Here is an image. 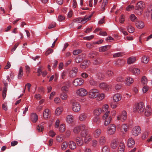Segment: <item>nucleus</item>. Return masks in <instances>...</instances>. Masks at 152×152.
Instances as JSON below:
<instances>
[{
	"mask_svg": "<svg viewBox=\"0 0 152 152\" xmlns=\"http://www.w3.org/2000/svg\"><path fill=\"white\" fill-rule=\"evenodd\" d=\"M80 135L82 137L84 138V142L86 144H88L91 140V136L86 130L81 131Z\"/></svg>",
	"mask_w": 152,
	"mask_h": 152,
	"instance_id": "1",
	"label": "nucleus"
},
{
	"mask_svg": "<svg viewBox=\"0 0 152 152\" xmlns=\"http://www.w3.org/2000/svg\"><path fill=\"white\" fill-rule=\"evenodd\" d=\"M144 103L142 102H140L135 105L134 111L135 112H137L139 113H141L144 111Z\"/></svg>",
	"mask_w": 152,
	"mask_h": 152,
	"instance_id": "2",
	"label": "nucleus"
},
{
	"mask_svg": "<svg viewBox=\"0 0 152 152\" xmlns=\"http://www.w3.org/2000/svg\"><path fill=\"white\" fill-rule=\"evenodd\" d=\"M145 6L144 2L142 1H139L137 3L136 12L137 15H140L142 14V11L145 8Z\"/></svg>",
	"mask_w": 152,
	"mask_h": 152,
	"instance_id": "3",
	"label": "nucleus"
},
{
	"mask_svg": "<svg viewBox=\"0 0 152 152\" xmlns=\"http://www.w3.org/2000/svg\"><path fill=\"white\" fill-rule=\"evenodd\" d=\"M99 91L96 88L92 89L90 90L88 92V97L91 99H94L97 96Z\"/></svg>",
	"mask_w": 152,
	"mask_h": 152,
	"instance_id": "4",
	"label": "nucleus"
},
{
	"mask_svg": "<svg viewBox=\"0 0 152 152\" xmlns=\"http://www.w3.org/2000/svg\"><path fill=\"white\" fill-rule=\"evenodd\" d=\"M76 93L77 95L80 96H84L88 94V91L84 88H80L76 90Z\"/></svg>",
	"mask_w": 152,
	"mask_h": 152,
	"instance_id": "5",
	"label": "nucleus"
},
{
	"mask_svg": "<svg viewBox=\"0 0 152 152\" xmlns=\"http://www.w3.org/2000/svg\"><path fill=\"white\" fill-rule=\"evenodd\" d=\"M91 18V16H89L88 17L87 16H86L83 18H79L75 19L74 20V22L77 23L82 22L83 23H86L88 20L90 19Z\"/></svg>",
	"mask_w": 152,
	"mask_h": 152,
	"instance_id": "6",
	"label": "nucleus"
},
{
	"mask_svg": "<svg viewBox=\"0 0 152 152\" xmlns=\"http://www.w3.org/2000/svg\"><path fill=\"white\" fill-rule=\"evenodd\" d=\"M86 128V126L82 124L75 127L73 129V131L74 133L77 134L80 132V131H82L83 130H85V129Z\"/></svg>",
	"mask_w": 152,
	"mask_h": 152,
	"instance_id": "7",
	"label": "nucleus"
},
{
	"mask_svg": "<svg viewBox=\"0 0 152 152\" xmlns=\"http://www.w3.org/2000/svg\"><path fill=\"white\" fill-rule=\"evenodd\" d=\"M116 131V126L115 125L113 124H110L108 127L107 132L109 135H111L113 134Z\"/></svg>",
	"mask_w": 152,
	"mask_h": 152,
	"instance_id": "8",
	"label": "nucleus"
},
{
	"mask_svg": "<svg viewBox=\"0 0 152 152\" xmlns=\"http://www.w3.org/2000/svg\"><path fill=\"white\" fill-rule=\"evenodd\" d=\"M141 132V129L140 126H137L134 127L132 129L131 133L134 136H137Z\"/></svg>",
	"mask_w": 152,
	"mask_h": 152,
	"instance_id": "9",
	"label": "nucleus"
},
{
	"mask_svg": "<svg viewBox=\"0 0 152 152\" xmlns=\"http://www.w3.org/2000/svg\"><path fill=\"white\" fill-rule=\"evenodd\" d=\"M80 105L79 103L74 102L72 104V108L73 111L75 112H78L80 110Z\"/></svg>",
	"mask_w": 152,
	"mask_h": 152,
	"instance_id": "10",
	"label": "nucleus"
},
{
	"mask_svg": "<svg viewBox=\"0 0 152 152\" xmlns=\"http://www.w3.org/2000/svg\"><path fill=\"white\" fill-rule=\"evenodd\" d=\"M127 114L125 111H123L120 115H118L117 117V120L118 121H123L126 120L127 118Z\"/></svg>",
	"mask_w": 152,
	"mask_h": 152,
	"instance_id": "11",
	"label": "nucleus"
},
{
	"mask_svg": "<svg viewBox=\"0 0 152 152\" xmlns=\"http://www.w3.org/2000/svg\"><path fill=\"white\" fill-rule=\"evenodd\" d=\"M84 82V80L81 78L75 79L73 82L74 85L75 86L82 85Z\"/></svg>",
	"mask_w": 152,
	"mask_h": 152,
	"instance_id": "12",
	"label": "nucleus"
},
{
	"mask_svg": "<svg viewBox=\"0 0 152 152\" xmlns=\"http://www.w3.org/2000/svg\"><path fill=\"white\" fill-rule=\"evenodd\" d=\"M119 144L117 139H113L111 142L110 147L113 149H116L118 147Z\"/></svg>",
	"mask_w": 152,
	"mask_h": 152,
	"instance_id": "13",
	"label": "nucleus"
},
{
	"mask_svg": "<svg viewBox=\"0 0 152 152\" xmlns=\"http://www.w3.org/2000/svg\"><path fill=\"white\" fill-rule=\"evenodd\" d=\"M99 86L101 88L107 91H109L110 89V86L108 84L104 83H100Z\"/></svg>",
	"mask_w": 152,
	"mask_h": 152,
	"instance_id": "14",
	"label": "nucleus"
},
{
	"mask_svg": "<svg viewBox=\"0 0 152 152\" xmlns=\"http://www.w3.org/2000/svg\"><path fill=\"white\" fill-rule=\"evenodd\" d=\"M78 71V69L77 68H73L70 72L69 77L72 78L75 77L76 76Z\"/></svg>",
	"mask_w": 152,
	"mask_h": 152,
	"instance_id": "15",
	"label": "nucleus"
},
{
	"mask_svg": "<svg viewBox=\"0 0 152 152\" xmlns=\"http://www.w3.org/2000/svg\"><path fill=\"white\" fill-rule=\"evenodd\" d=\"M75 141L78 146H82L83 144V139L80 136H77L76 137Z\"/></svg>",
	"mask_w": 152,
	"mask_h": 152,
	"instance_id": "16",
	"label": "nucleus"
},
{
	"mask_svg": "<svg viewBox=\"0 0 152 152\" xmlns=\"http://www.w3.org/2000/svg\"><path fill=\"white\" fill-rule=\"evenodd\" d=\"M151 114V109L149 105L146 106L145 112V114L146 116H148Z\"/></svg>",
	"mask_w": 152,
	"mask_h": 152,
	"instance_id": "17",
	"label": "nucleus"
},
{
	"mask_svg": "<svg viewBox=\"0 0 152 152\" xmlns=\"http://www.w3.org/2000/svg\"><path fill=\"white\" fill-rule=\"evenodd\" d=\"M122 96L119 94H115L113 97V99L115 102H117L120 100L121 99Z\"/></svg>",
	"mask_w": 152,
	"mask_h": 152,
	"instance_id": "18",
	"label": "nucleus"
},
{
	"mask_svg": "<svg viewBox=\"0 0 152 152\" xmlns=\"http://www.w3.org/2000/svg\"><path fill=\"white\" fill-rule=\"evenodd\" d=\"M111 47V45H107L103 46L101 47L99 49V51L101 52H103L105 51L110 49Z\"/></svg>",
	"mask_w": 152,
	"mask_h": 152,
	"instance_id": "19",
	"label": "nucleus"
},
{
	"mask_svg": "<svg viewBox=\"0 0 152 152\" xmlns=\"http://www.w3.org/2000/svg\"><path fill=\"white\" fill-rule=\"evenodd\" d=\"M136 26L139 29H141L143 28L145 26L144 23L141 21H137L135 23Z\"/></svg>",
	"mask_w": 152,
	"mask_h": 152,
	"instance_id": "20",
	"label": "nucleus"
},
{
	"mask_svg": "<svg viewBox=\"0 0 152 152\" xmlns=\"http://www.w3.org/2000/svg\"><path fill=\"white\" fill-rule=\"evenodd\" d=\"M135 144V141L132 138H130L128 140L127 145L128 147L131 148Z\"/></svg>",
	"mask_w": 152,
	"mask_h": 152,
	"instance_id": "21",
	"label": "nucleus"
},
{
	"mask_svg": "<svg viewBox=\"0 0 152 152\" xmlns=\"http://www.w3.org/2000/svg\"><path fill=\"white\" fill-rule=\"evenodd\" d=\"M5 87L3 88V90L2 92V96L4 99H5L6 96V92L7 90V83H4Z\"/></svg>",
	"mask_w": 152,
	"mask_h": 152,
	"instance_id": "22",
	"label": "nucleus"
},
{
	"mask_svg": "<svg viewBox=\"0 0 152 152\" xmlns=\"http://www.w3.org/2000/svg\"><path fill=\"white\" fill-rule=\"evenodd\" d=\"M118 147L117 149L118 152H124L125 146L123 142H120Z\"/></svg>",
	"mask_w": 152,
	"mask_h": 152,
	"instance_id": "23",
	"label": "nucleus"
},
{
	"mask_svg": "<svg viewBox=\"0 0 152 152\" xmlns=\"http://www.w3.org/2000/svg\"><path fill=\"white\" fill-rule=\"evenodd\" d=\"M68 146L69 148L71 150H74L76 147L75 143L73 141H71L69 142Z\"/></svg>",
	"mask_w": 152,
	"mask_h": 152,
	"instance_id": "24",
	"label": "nucleus"
},
{
	"mask_svg": "<svg viewBox=\"0 0 152 152\" xmlns=\"http://www.w3.org/2000/svg\"><path fill=\"white\" fill-rule=\"evenodd\" d=\"M133 81L134 80L132 78L128 77L126 79L125 83L126 85L129 86L132 84Z\"/></svg>",
	"mask_w": 152,
	"mask_h": 152,
	"instance_id": "25",
	"label": "nucleus"
},
{
	"mask_svg": "<svg viewBox=\"0 0 152 152\" xmlns=\"http://www.w3.org/2000/svg\"><path fill=\"white\" fill-rule=\"evenodd\" d=\"M88 115L85 113L81 114L79 116V119L80 121H84L86 120L87 118Z\"/></svg>",
	"mask_w": 152,
	"mask_h": 152,
	"instance_id": "26",
	"label": "nucleus"
},
{
	"mask_svg": "<svg viewBox=\"0 0 152 152\" xmlns=\"http://www.w3.org/2000/svg\"><path fill=\"white\" fill-rule=\"evenodd\" d=\"M101 133V130L100 129H97L95 130L93 133V135L94 137L98 138Z\"/></svg>",
	"mask_w": 152,
	"mask_h": 152,
	"instance_id": "27",
	"label": "nucleus"
},
{
	"mask_svg": "<svg viewBox=\"0 0 152 152\" xmlns=\"http://www.w3.org/2000/svg\"><path fill=\"white\" fill-rule=\"evenodd\" d=\"M102 110L100 108H98L94 110L93 112V114L94 116H99L101 114Z\"/></svg>",
	"mask_w": 152,
	"mask_h": 152,
	"instance_id": "28",
	"label": "nucleus"
},
{
	"mask_svg": "<svg viewBox=\"0 0 152 152\" xmlns=\"http://www.w3.org/2000/svg\"><path fill=\"white\" fill-rule=\"evenodd\" d=\"M90 61L88 60L84 61L81 64V68L83 69H85L88 67Z\"/></svg>",
	"mask_w": 152,
	"mask_h": 152,
	"instance_id": "29",
	"label": "nucleus"
},
{
	"mask_svg": "<svg viewBox=\"0 0 152 152\" xmlns=\"http://www.w3.org/2000/svg\"><path fill=\"white\" fill-rule=\"evenodd\" d=\"M31 119L33 122H36L38 119L37 115L35 113H32L31 115Z\"/></svg>",
	"mask_w": 152,
	"mask_h": 152,
	"instance_id": "30",
	"label": "nucleus"
},
{
	"mask_svg": "<svg viewBox=\"0 0 152 152\" xmlns=\"http://www.w3.org/2000/svg\"><path fill=\"white\" fill-rule=\"evenodd\" d=\"M66 121L68 123L72 124L74 121L73 116L71 115H68L66 117Z\"/></svg>",
	"mask_w": 152,
	"mask_h": 152,
	"instance_id": "31",
	"label": "nucleus"
},
{
	"mask_svg": "<svg viewBox=\"0 0 152 152\" xmlns=\"http://www.w3.org/2000/svg\"><path fill=\"white\" fill-rule=\"evenodd\" d=\"M101 121V119L99 116H94L92 119V122L94 123H99Z\"/></svg>",
	"mask_w": 152,
	"mask_h": 152,
	"instance_id": "32",
	"label": "nucleus"
},
{
	"mask_svg": "<svg viewBox=\"0 0 152 152\" xmlns=\"http://www.w3.org/2000/svg\"><path fill=\"white\" fill-rule=\"evenodd\" d=\"M50 112L49 110L48 109H46L43 113L44 117L46 119L48 118L50 116Z\"/></svg>",
	"mask_w": 152,
	"mask_h": 152,
	"instance_id": "33",
	"label": "nucleus"
},
{
	"mask_svg": "<svg viewBox=\"0 0 152 152\" xmlns=\"http://www.w3.org/2000/svg\"><path fill=\"white\" fill-rule=\"evenodd\" d=\"M136 60V58L132 56L129 57L127 59V63L131 64L133 63Z\"/></svg>",
	"mask_w": 152,
	"mask_h": 152,
	"instance_id": "34",
	"label": "nucleus"
},
{
	"mask_svg": "<svg viewBox=\"0 0 152 152\" xmlns=\"http://www.w3.org/2000/svg\"><path fill=\"white\" fill-rule=\"evenodd\" d=\"M128 129V127L126 124H124L122 125L121 127V130L123 133H124L126 132L127 131Z\"/></svg>",
	"mask_w": 152,
	"mask_h": 152,
	"instance_id": "35",
	"label": "nucleus"
},
{
	"mask_svg": "<svg viewBox=\"0 0 152 152\" xmlns=\"http://www.w3.org/2000/svg\"><path fill=\"white\" fill-rule=\"evenodd\" d=\"M23 68L21 66L19 68V69L18 73V79H20L23 76Z\"/></svg>",
	"mask_w": 152,
	"mask_h": 152,
	"instance_id": "36",
	"label": "nucleus"
},
{
	"mask_svg": "<svg viewBox=\"0 0 152 152\" xmlns=\"http://www.w3.org/2000/svg\"><path fill=\"white\" fill-rule=\"evenodd\" d=\"M106 142L105 138L104 136L100 137L99 140V143L100 145H104Z\"/></svg>",
	"mask_w": 152,
	"mask_h": 152,
	"instance_id": "37",
	"label": "nucleus"
},
{
	"mask_svg": "<svg viewBox=\"0 0 152 152\" xmlns=\"http://www.w3.org/2000/svg\"><path fill=\"white\" fill-rule=\"evenodd\" d=\"M131 71L135 75H138L140 73V69L137 68L133 69Z\"/></svg>",
	"mask_w": 152,
	"mask_h": 152,
	"instance_id": "38",
	"label": "nucleus"
},
{
	"mask_svg": "<svg viewBox=\"0 0 152 152\" xmlns=\"http://www.w3.org/2000/svg\"><path fill=\"white\" fill-rule=\"evenodd\" d=\"M112 119L111 116H110L108 118L105 119V121L104 122V125L105 126L108 125L110 123V121Z\"/></svg>",
	"mask_w": 152,
	"mask_h": 152,
	"instance_id": "39",
	"label": "nucleus"
},
{
	"mask_svg": "<svg viewBox=\"0 0 152 152\" xmlns=\"http://www.w3.org/2000/svg\"><path fill=\"white\" fill-rule=\"evenodd\" d=\"M25 68L26 73L27 76H28V74L31 72V68L30 66L27 64L25 66Z\"/></svg>",
	"mask_w": 152,
	"mask_h": 152,
	"instance_id": "40",
	"label": "nucleus"
},
{
	"mask_svg": "<svg viewBox=\"0 0 152 152\" xmlns=\"http://www.w3.org/2000/svg\"><path fill=\"white\" fill-rule=\"evenodd\" d=\"M64 137L62 135H58L56 137V140L58 142H61L63 140Z\"/></svg>",
	"mask_w": 152,
	"mask_h": 152,
	"instance_id": "41",
	"label": "nucleus"
},
{
	"mask_svg": "<svg viewBox=\"0 0 152 152\" xmlns=\"http://www.w3.org/2000/svg\"><path fill=\"white\" fill-rule=\"evenodd\" d=\"M60 97L63 100H66L68 97L67 94L65 93H62L60 95Z\"/></svg>",
	"mask_w": 152,
	"mask_h": 152,
	"instance_id": "42",
	"label": "nucleus"
},
{
	"mask_svg": "<svg viewBox=\"0 0 152 152\" xmlns=\"http://www.w3.org/2000/svg\"><path fill=\"white\" fill-rule=\"evenodd\" d=\"M105 75L108 77L112 76L113 75V72L111 70H107L105 72Z\"/></svg>",
	"mask_w": 152,
	"mask_h": 152,
	"instance_id": "43",
	"label": "nucleus"
},
{
	"mask_svg": "<svg viewBox=\"0 0 152 152\" xmlns=\"http://www.w3.org/2000/svg\"><path fill=\"white\" fill-rule=\"evenodd\" d=\"M62 109L61 107H58L56 108L55 111V114L57 115H59L62 112Z\"/></svg>",
	"mask_w": 152,
	"mask_h": 152,
	"instance_id": "44",
	"label": "nucleus"
},
{
	"mask_svg": "<svg viewBox=\"0 0 152 152\" xmlns=\"http://www.w3.org/2000/svg\"><path fill=\"white\" fill-rule=\"evenodd\" d=\"M149 59L147 57L145 56H143L142 58V62L145 64H147L149 61Z\"/></svg>",
	"mask_w": 152,
	"mask_h": 152,
	"instance_id": "45",
	"label": "nucleus"
},
{
	"mask_svg": "<svg viewBox=\"0 0 152 152\" xmlns=\"http://www.w3.org/2000/svg\"><path fill=\"white\" fill-rule=\"evenodd\" d=\"M65 130V125L64 124H61L59 128V131L61 132H63Z\"/></svg>",
	"mask_w": 152,
	"mask_h": 152,
	"instance_id": "46",
	"label": "nucleus"
},
{
	"mask_svg": "<svg viewBox=\"0 0 152 152\" xmlns=\"http://www.w3.org/2000/svg\"><path fill=\"white\" fill-rule=\"evenodd\" d=\"M97 76L98 78L100 80L103 79L104 77V74L101 72L98 73L97 75Z\"/></svg>",
	"mask_w": 152,
	"mask_h": 152,
	"instance_id": "47",
	"label": "nucleus"
},
{
	"mask_svg": "<svg viewBox=\"0 0 152 152\" xmlns=\"http://www.w3.org/2000/svg\"><path fill=\"white\" fill-rule=\"evenodd\" d=\"M127 29L128 32L130 33H133L134 31V28L132 26H130L128 27Z\"/></svg>",
	"mask_w": 152,
	"mask_h": 152,
	"instance_id": "48",
	"label": "nucleus"
},
{
	"mask_svg": "<svg viewBox=\"0 0 152 152\" xmlns=\"http://www.w3.org/2000/svg\"><path fill=\"white\" fill-rule=\"evenodd\" d=\"M141 82L142 84L144 85H146L147 84V79L146 77L144 76L142 77L141 80Z\"/></svg>",
	"mask_w": 152,
	"mask_h": 152,
	"instance_id": "49",
	"label": "nucleus"
},
{
	"mask_svg": "<svg viewBox=\"0 0 152 152\" xmlns=\"http://www.w3.org/2000/svg\"><path fill=\"white\" fill-rule=\"evenodd\" d=\"M102 60L101 58H98L96 59L94 61V63L95 64H98L101 63L102 62Z\"/></svg>",
	"mask_w": 152,
	"mask_h": 152,
	"instance_id": "50",
	"label": "nucleus"
},
{
	"mask_svg": "<svg viewBox=\"0 0 152 152\" xmlns=\"http://www.w3.org/2000/svg\"><path fill=\"white\" fill-rule=\"evenodd\" d=\"M124 53L121 52H119L118 53H115L113 55V57L114 58L117 57H119L120 56H123V54H124Z\"/></svg>",
	"mask_w": 152,
	"mask_h": 152,
	"instance_id": "51",
	"label": "nucleus"
},
{
	"mask_svg": "<svg viewBox=\"0 0 152 152\" xmlns=\"http://www.w3.org/2000/svg\"><path fill=\"white\" fill-rule=\"evenodd\" d=\"M68 145L66 142H64L62 143L61 146V148L62 150H65Z\"/></svg>",
	"mask_w": 152,
	"mask_h": 152,
	"instance_id": "52",
	"label": "nucleus"
},
{
	"mask_svg": "<svg viewBox=\"0 0 152 152\" xmlns=\"http://www.w3.org/2000/svg\"><path fill=\"white\" fill-rule=\"evenodd\" d=\"M96 55V52L95 51L90 52L88 55V56L90 58H93Z\"/></svg>",
	"mask_w": 152,
	"mask_h": 152,
	"instance_id": "53",
	"label": "nucleus"
},
{
	"mask_svg": "<svg viewBox=\"0 0 152 152\" xmlns=\"http://www.w3.org/2000/svg\"><path fill=\"white\" fill-rule=\"evenodd\" d=\"M105 97V95L103 94H101L98 95L97 96V99L98 100H101L103 99Z\"/></svg>",
	"mask_w": 152,
	"mask_h": 152,
	"instance_id": "54",
	"label": "nucleus"
},
{
	"mask_svg": "<svg viewBox=\"0 0 152 152\" xmlns=\"http://www.w3.org/2000/svg\"><path fill=\"white\" fill-rule=\"evenodd\" d=\"M69 90L68 87L66 86H63L61 88V91L63 92H67Z\"/></svg>",
	"mask_w": 152,
	"mask_h": 152,
	"instance_id": "55",
	"label": "nucleus"
},
{
	"mask_svg": "<svg viewBox=\"0 0 152 152\" xmlns=\"http://www.w3.org/2000/svg\"><path fill=\"white\" fill-rule=\"evenodd\" d=\"M89 84L92 86H95L96 85L97 82L94 80L91 79L89 81Z\"/></svg>",
	"mask_w": 152,
	"mask_h": 152,
	"instance_id": "56",
	"label": "nucleus"
},
{
	"mask_svg": "<svg viewBox=\"0 0 152 152\" xmlns=\"http://www.w3.org/2000/svg\"><path fill=\"white\" fill-rule=\"evenodd\" d=\"M110 113V111L106 112L103 115L102 117V118L104 120L106 118H108L109 117L108 116Z\"/></svg>",
	"mask_w": 152,
	"mask_h": 152,
	"instance_id": "57",
	"label": "nucleus"
},
{
	"mask_svg": "<svg viewBox=\"0 0 152 152\" xmlns=\"http://www.w3.org/2000/svg\"><path fill=\"white\" fill-rule=\"evenodd\" d=\"M109 108V106L107 104H105L104 105L102 108V111L104 112H107Z\"/></svg>",
	"mask_w": 152,
	"mask_h": 152,
	"instance_id": "58",
	"label": "nucleus"
},
{
	"mask_svg": "<svg viewBox=\"0 0 152 152\" xmlns=\"http://www.w3.org/2000/svg\"><path fill=\"white\" fill-rule=\"evenodd\" d=\"M130 18L132 21H134L137 20V18L133 14H131L130 16Z\"/></svg>",
	"mask_w": 152,
	"mask_h": 152,
	"instance_id": "59",
	"label": "nucleus"
},
{
	"mask_svg": "<svg viewBox=\"0 0 152 152\" xmlns=\"http://www.w3.org/2000/svg\"><path fill=\"white\" fill-rule=\"evenodd\" d=\"M48 134L49 136L53 137L56 135V133L53 130H51L49 132Z\"/></svg>",
	"mask_w": 152,
	"mask_h": 152,
	"instance_id": "60",
	"label": "nucleus"
},
{
	"mask_svg": "<svg viewBox=\"0 0 152 152\" xmlns=\"http://www.w3.org/2000/svg\"><path fill=\"white\" fill-rule=\"evenodd\" d=\"M120 31L123 33L124 35H126L128 34V33L126 31H125V29L123 27H121L119 28Z\"/></svg>",
	"mask_w": 152,
	"mask_h": 152,
	"instance_id": "61",
	"label": "nucleus"
},
{
	"mask_svg": "<svg viewBox=\"0 0 152 152\" xmlns=\"http://www.w3.org/2000/svg\"><path fill=\"white\" fill-rule=\"evenodd\" d=\"M149 87L147 86H143L142 88V91L143 93H145L148 90Z\"/></svg>",
	"mask_w": 152,
	"mask_h": 152,
	"instance_id": "62",
	"label": "nucleus"
},
{
	"mask_svg": "<svg viewBox=\"0 0 152 152\" xmlns=\"http://www.w3.org/2000/svg\"><path fill=\"white\" fill-rule=\"evenodd\" d=\"M81 50H74L73 52V54L74 55H76L81 52Z\"/></svg>",
	"mask_w": 152,
	"mask_h": 152,
	"instance_id": "63",
	"label": "nucleus"
},
{
	"mask_svg": "<svg viewBox=\"0 0 152 152\" xmlns=\"http://www.w3.org/2000/svg\"><path fill=\"white\" fill-rule=\"evenodd\" d=\"M148 136V132H144L142 134V137L143 139H145Z\"/></svg>",
	"mask_w": 152,
	"mask_h": 152,
	"instance_id": "64",
	"label": "nucleus"
}]
</instances>
